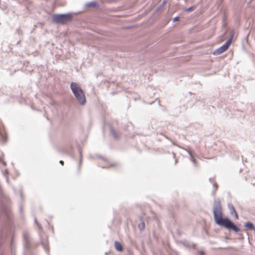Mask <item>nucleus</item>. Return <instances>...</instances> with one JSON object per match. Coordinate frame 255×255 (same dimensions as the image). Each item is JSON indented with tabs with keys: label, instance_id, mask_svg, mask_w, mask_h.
<instances>
[{
	"label": "nucleus",
	"instance_id": "1",
	"mask_svg": "<svg viewBox=\"0 0 255 255\" xmlns=\"http://www.w3.org/2000/svg\"><path fill=\"white\" fill-rule=\"evenodd\" d=\"M213 211L214 219L216 224L228 229H232L236 233L239 231V228L229 219L223 218L221 206L219 199L214 200Z\"/></svg>",
	"mask_w": 255,
	"mask_h": 255
},
{
	"label": "nucleus",
	"instance_id": "2",
	"mask_svg": "<svg viewBox=\"0 0 255 255\" xmlns=\"http://www.w3.org/2000/svg\"><path fill=\"white\" fill-rule=\"evenodd\" d=\"M70 88L78 102L81 105H84L86 103V98L81 88L76 83L72 82Z\"/></svg>",
	"mask_w": 255,
	"mask_h": 255
},
{
	"label": "nucleus",
	"instance_id": "3",
	"mask_svg": "<svg viewBox=\"0 0 255 255\" xmlns=\"http://www.w3.org/2000/svg\"><path fill=\"white\" fill-rule=\"evenodd\" d=\"M72 15L71 13L54 14L52 16V21L55 23L65 24L71 20Z\"/></svg>",
	"mask_w": 255,
	"mask_h": 255
},
{
	"label": "nucleus",
	"instance_id": "4",
	"mask_svg": "<svg viewBox=\"0 0 255 255\" xmlns=\"http://www.w3.org/2000/svg\"><path fill=\"white\" fill-rule=\"evenodd\" d=\"M233 36L234 32H232L230 38H229L223 45L216 49L213 52V54L215 55H218L225 51L231 43Z\"/></svg>",
	"mask_w": 255,
	"mask_h": 255
},
{
	"label": "nucleus",
	"instance_id": "5",
	"mask_svg": "<svg viewBox=\"0 0 255 255\" xmlns=\"http://www.w3.org/2000/svg\"><path fill=\"white\" fill-rule=\"evenodd\" d=\"M115 249L120 252H121L123 250V248L121 244L117 241L115 242Z\"/></svg>",
	"mask_w": 255,
	"mask_h": 255
},
{
	"label": "nucleus",
	"instance_id": "6",
	"mask_svg": "<svg viewBox=\"0 0 255 255\" xmlns=\"http://www.w3.org/2000/svg\"><path fill=\"white\" fill-rule=\"evenodd\" d=\"M245 227L252 230L254 231V232H255V227L252 223L249 222H247L246 224H245Z\"/></svg>",
	"mask_w": 255,
	"mask_h": 255
},
{
	"label": "nucleus",
	"instance_id": "7",
	"mask_svg": "<svg viewBox=\"0 0 255 255\" xmlns=\"http://www.w3.org/2000/svg\"><path fill=\"white\" fill-rule=\"evenodd\" d=\"M228 207L229 210H230L231 214H233L234 213H236V211L235 209L234 206L232 204L228 203Z\"/></svg>",
	"mask_w": 255,
	"mask_h": 255
},
{
	"label": "nucleus",
	"instance_id": "8",
	"mask_svg": "<svg viewBox=\"0 0 255 255\" xmlns=\"http://www.w3.org/2000/svg\"><path fill=\"white\" fill-rule=\"evenodd\" d=\"M110 132L111 134L115 138H118L119 136L118 134L117 133L116 131L113 128H110Z\"/></svg>",
	"mask_w": 255,
	"mask_h": 255
},
{
	"label": "nucleus",
	"instance_id": "9",
	"mask_svg": "<svg viewBox=\"0 0 255 255\" xmlns=\"http://www.w3.org/2000/svg\"><path fill=\"white\" fill-rule=\"evenodd\" d=\"M196 7L195 6H191L187 8H185L184 9V11L190 12L194 10L195 9Z\"/></svg>",
	"mask_w": 255,
	"mask_h": 255
},
{
	"label": "nucleus",
	"instance_id": "10",
	"mask_svg": "<svg viewBox=\"0 0 255 255\" xmlns=\"http://www.w3.org/2000/svg\"><path fill=\"white\" fill-rule=\"evenodd\" d=\"M97 5V3L96 1H91L87 3V5L88 6H96Z\"/></svg>",
	"mask_w": 255,
	"mask_h": 255
},
{
	"label": "nucleus",
	"instance_id": "11",
	"mask_svg": "<svg viewBox=\"0 0 255 255\" xmlns=\"http://www.w3.org/2000/svg\"><path fill=\"white\" fill-rule=\"evenodd\" d=\"M188 153H189V155H190V160H191L192 162L193 161L195 160V159L194 158V156H193V154H192V152H191V151H188Z\"/></svg>",
	"mask_w": 255,
	"mask_h": 255
},
{
	"label": "nucleus",
	"instance_id": "12",
	"mask_svg": "<svg viewBox=\"0 0 255 255\" xmlns=\"http://www.w3.org/2000/svg\"><path fill=\"white\" fill-rule=\"evenodd\" d=\"M167 0H164L162 3L160 5V6H159V7L158 8V9H159L160 8H161L163 6V5L167 2Z\"/></svg>",
	"mask_w": 255,
	"mask_h": 255
},
{
	"label": "nucleus",
	"instance_id": "13",
	"mask_svg": "<svg viewBox=\"0 0 255 255\" xmlns=\"http://www.w3.org/2000/svg\"><path fill=\"white\" fill-rule=\"evenodd\" d=\"M192 163L193 164V165L195 166V167H197L198 164H197V161H196V160H194L192 161Z\"/></svg>",
	"mask_w": 255,
	"mask_h": 255
},
{
	"label": "nucleus",
	"instance_id": "14",
	"mask_svg": "<svg viewBox=\"0 0 255 255\" xmlns=\"http://www.w3.org/2000/svg\"><path fill=\"white\" fill-rule=\"evenodd\" d=\"M178 19H179V17H178V16H176V17H175L173 18V22L176 21L178 20Z\"/></svg>",
	"mask_w": 255,
	"mask_h": 255
},
{
	"label": "nucleus",
	"instance_id": "15",
	"mask_svg": "<svg viewBox=\"0 0 255 255\" xmlns=\"http://www.w3.org/2000/svg\"><path fill=\"white\" fill-rule=\"evenodd\" d=\"M141 226H142V228H141V229H144V222L142 223Z\"/></svg>",
	"mask_w": 255,
	"mask_h": 255
},
{
	"label": "nucleus",
	"instance_id": "16",
	"mask_svg": "<svg viewBox=\"0 0 255 255\" xmlns=\"http://www.w3.org/2000/svg\"><path fill=\"white\" fill-rule=\"evenodd\" d=\"M235 215V217L236 219H238V214H237V213L236 212V213H234Z\"/></svg>",
	"mask_w": 255,
	"mask_h": 255
},
{
	"label": "nucleus",
	"instance_id": "17",
	"mask_svg": "<svg viewBox=\"0 0 255 255\" xmlns=\"http://www.w3.org/2000/svg\"><path fill=\"white\" fill-rule=\"evenodd\" d=\"M213 186L215 187V189H216L217 188V187H218V186H217V185L216 184H214L213 185Z\"/></svg>",
	"mask_w": 255,
	"mask_h": 255
},
{
	"label": "nucleus",
	"instance_id": "18",
	"mask_svg": "<svg viewBox=\"0 0 255 255\" xmlns=\"http://www.w3.org/2000/svg\"><path fill=\"white\" fill-rule=\"evenodd\" d=\"M59 163L63 164V161L62 160H60L59 161Z\"/></svg>",
	"mask_w": 255,
	"mask_h": 255
},
{
	"label": "nucleus",
	"instance_id": "19",
	"mask_svg": "<svg viewBox=\"0 0 255 255\" xmlns=\"http://www.w3.org/2000/svg\"><path fill=\"white\" fill-rule=\"evenodd\" d=\"M2 163H3V165H6V163H5V161H2Z\"/></svg>",
	"mask_w": 255,
	"mask_h": 255
},
{
	"label": "nucleus",
	"instance_id": "20",
	"mask_svg": "<svg viewBox=\"0 0 255 255\" xmlns=\"http://www.w3.org/2000/svg\"><path fill=\"white\" fill-rule=\"evenodd\" d=\"M81 163V158H80V163Z\"/></svg>",
	"mask_w": 255,
	"mask_h": 255
},
{
	"label": "nucleus",
	"instance_id": "21",
	"mask_svg": "<svg viewBox=\"0 0 255 255\" xmlns=\"http://www.w3.org/2000/svg\"><path fill=\"white\" fill-rule=\"evenodd\" d=\"M6 180H7V182L8 181L7 177H6Z\"/></svg>",
	"mask_w": 255,
	"mask_h": 255
},
{
	"label": "nucleus",
	"instance_id": "22",
	"mask_svg": "<svg viewBox=\"0 0 255 255\" xmlns=\"http://www.w3.org/2000/svg\"><path fill=\"white\" fill-rule=\"evenodd\" d=\"M0 161H2V158H0Z\"/></svg>",
	"mask_w": 255,
	"mask_h": 255
},
{
	"label": "nucleus",
	"instance_id": "23",
	"mask_svg": "<svg viewBox=\"0 0 255 255\" xmlns=\"http://www.w3.org/2000/svg\"><path fill=\"white\" fill-rule=\"evenodd\" d=\"M176 162H177V161L175 160V164H176Z\"/></svg>",
	"mask_w": 255,
	"mask_h": 255
},
{
	"label": "nucleus",
	"instance_id": "24",
	"mask_svg": "<svg viewBox=\"0 0 255 255\" xmlns=\"http://www.w3.org/2000/svg\"><path fill=\"white\" fill-rule=\"evenodd\" d=\"M80 155L81 156V154H82V153H81V151L80 152Z\"/></svg>",
	"mask_w": 255,
	"mask_h": 255
}]
</instances>
